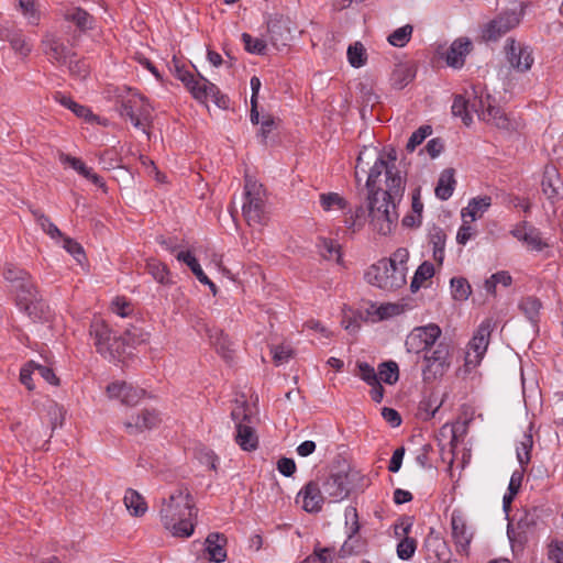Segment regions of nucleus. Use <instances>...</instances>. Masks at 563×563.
I'll return each instance as SVG.
<instances>
[{"mask_svg": "<svg viewBox=\"0 0 563 563\" xmlns=\"http://www.w3.org/2000/svg\"><path fill=\"white\" fill-rule=\"evenodd\" d=\"M434 266L430 262H423L416 271L412 280L410 283V289L412 292H417L422 284L433 277Z\"/></svg>", "mask_w": 563, "mask_h": 563, "instance_id": "obj_39", "label": "nucleus"}, {"mask_svg": "<svg viewBox=\"0 0 563 563\" xmlns=\"http://www.w3.org/2000/svg\"><path fill=\"white\" fill-rule=\"evenodd\" d=\"M174 74L197 101L206 103L208 100H212L217 107L222 109L228 108L229 99L220 92L214 84L203 76L198 75V77H195L185 67L179 66L178 63L174 64Z\"/></svg>", "mask_w": 563, "mask_h": 563, "instance_id": "obj_5", "label": "nucleus"}, {"mask_svg": "<svg viewBox=\"0 0 563 563\" xmlns=\"http://www.w3.org/2000/svg\"><path fill=\"white\" fill-rule=\"evenodd\" d=\"M60 239L63 240V247L69 254H71L78 263H81L82 260L85 258V252H84L82 246L78 242H76L75 240H73L70 238L63 235V238H60Z\"/></svg>", "mask_w": 563, "mask_h": 563, "instance_id": "obj_60", "label": "nucleus"}, {"mask_svg": "<svg viewBox=\"0 0 563 563\" xmlns=\"http://www.w3.org/2000/svg\"><path fill=\"white\" fill-rule=\"evenodd\" d=\"M146 269L152 277L162 285H168L172 283L170 273L167 266L157 260H148L146 263Z\"/></svg>", "mask_w": 563, "mask_h": 563, "instance_id": "obj_38", "label": "nucleus"}, {"mask_svg": "<svg viewBox=\"0 0 563 563\" xmlns=\"http://www.w3.org/2000/svg\"><path fill=\"white\" fill-rule=\"evenodd\" d=\"M332 548L316 547L313 553L307 556L301 563H329L332 561Z\"/></svg>", "mask_w": 563, "mask_h": 563, "instance_id": "obj_56", "label": "nucleus"}, {"mask_svg": "<svg viewBox=\"0 0 563 563\" xmlns=\"http://www.w3.org/2000/svg\"><path fill=\"white\" fill-rule=\"evenodd\" d=\"M525 244L531 247L534 251H541L547 245L541 238L540 231L532 227L528 230L525 239L522 240Z\"/></svg>", "mask_w": 563, "mask_h": 563, "instance_id": "obj_58", "label": "nucleus"}, {"mask_svg": "<svg viewBox=\"0 0 563 563\" xmlns=\"http://www.w3.org/2000/svg\"><path fill=\"white\" fill-rule=\"evenodd\" d=\"M195 511V501L189 490L178 487L167 498L162 499L159 518L174 537L189 538L195 530L191 521L196 516Z\"/></svg>", "mask_w": 563, "mask_h": 563, "instance_id": "obj_2", "label": "nucleus"}, {"mask_svg": "<svg viewBox=\"0 0 563 563\" xmlns=\"http://www.w3.org/2000/svg\"><path fill=\"white\" fill-rule=\"evenodd\" d=\"M267 30L269 41L276 47L285 46L290 37L288 21L283 18H275L268 21Z\"/></svg>", "mask_w": 563, "mask_h": 563, "instance_id": "obj_25", "label": "nucleus"}, {"mask_svg": "<svg viewBox=\"0 0 563 563\" xmlns=\"http://www.w3.org/2000/svg\"><path fill=\"white\" fill-rule=\"evenodd\" d=\"M2 38L11 44L12 49L22 55L27 56L32 51V44L24 38L18 31H4L1 34Z\"/></svg>", "mask_w": 563, "mask_h": 563, "instance_id": "obj_32", "label": "nucleus"}, {"mask_svg": "<svg viewBox=\"0 0 563 563\" xmlns=\"http://www.w3.org/2000/svg\"><path fill=\"white\" fill-rule=\"evenodd\" d=\"M542 190L544 195L551 200L562 198L563 178H543Z\"/></svg>", "mask_w": 563, "mask_h": 563, "instance_id": "obj_45", "label": "nucleus"}, {"mask_svg": "<svg viewBox=\"0 0 563 563\" xmlns=\"http://www.w3.org/2000/svg\"><path fill=\"white\" fill-rule=\"evenodd\" d=\"M424 548L428 551V559H433L435 563H450V549L442 538L433 534V530L427 537Z\"/></svg>", "mask_w": 563, "mask_h": 563, "instance_id": "obj_22", "label": "nucleus"}, {"mask_svg": "<svg viewBox=\"0 0 563 563\" xmlns=\"http://www.w3.org/2000/svg\"><path fill=\"white\" fill-rule=\"evenodd\" d=\"M470 95L472 113H476L479 120L501 130H510L512 128L510 120L495 104V100L490 95H484L483 89L476 86L471 88Z\"/></svg>", "mask_w": 563, "mask_h": 563, "instance_id": "obj_7", "label": "nucleus"}, {"mask_svg": "<svg viewBox=\"0 0 563 563\" xmlns=\"http://www.w3.org/2000/svg\"><path fill=\"white\" fill-rule=\"evenodd\" d=\"M441 328L435 323L415 328L406 339L405 345L408 352L420 354L433 347L441 336Z\"/></svg>", "mask_w": 563, "mask_h": 563, "instance_id": "obj_11", "label": "nucleus"}, {"mask_svg": "<svg viewBox=\"0 0 563 563\" xmlns=\"http://www.w3.org/2000/svg\"><path fill=\"white\" fill-rule=\"evenodd\" d=\"M476 235V230L471 227L466 220H464L463 224L460 227L456 234V242L460 245H465L471 239Z\"/></svg>", "mask_w": 563, "mask_h": 563, "instance_id": "obj_61", "label": "nucleus"}, {"mask_svg": "<svg viewBox=\"0 0 563 563\" xmlns=\"http://www.w3.org/2000/svg\"><path fill=\"white\" fill-rule=\"evenodd\" d=\"M451 530L456 551L466 552L473 539V531L467 526L465 514L461 509H454L451 514Z\"/></svg>", "mask_w": 563, "mask_h": 563, "instance_id": "obj_14", "label": "nucleus"}, {"mask_svg": "<svg viewBox=\"0 0 563 563\" xmlns=\"http://www.w3.org/2000/svg\"><path fill=\"white\" fill-rule=\"evenodd\" d=\"M32 213L35 218L36 223L53 240H59L60 238H63V233L60 232V230L49 220L48 217H46L38 210H34L32 211Z\"/></svg>", "mask_w": 563, "mask_h": 563, "instance_id": "obj_42", "label": "nucleus"}, {"mask_svg": "<svg viewBox=\"0 0 563 563\" xmlns=\"http://www.w3.org/2000/svg\"><path fill=\"white\" fill-rule=\"evenodd\" d=\"M59 162L66 167L70 168L73 172L80 174L82 176H90L88 168L85 163L74 156L67 155L65 153H59L58 155Z\"/></svg>", "mask_w": 563, "mask_h": 563, "instance_id": "obj_47", "label": "nucleus"}, {"mask_svg": "<svg viewBox=\"0 0 563 563\" xmlns=\"http://www.w3.org/2000/svg\"><path fill=\"white\" fill-rule=\"evenodd\" d=\"M320 254L325 260L341 261L340 245L331 239H321L318 244Z\"/></svg>", "mask_w": 563, "mask_h": 563, "instance_id": "obj_46", "label": "nucleus"}, {"mask_svg": "<svg viewBox=\"0 0 563 563\" xmlns=\"http://www.w3.org/2000/svg\"><path fill=\"white\" fill-rule=\"evenodd\" d=\"M407 267L394 266L386 258L371 265L365 272V280L382 290L394 291L406 284Z\"/></svg>", "mask_w": 563, "mask_h": 563, "instance_id": "obj_6", "label": "nucleus"}, {"mask_svg": "<svg viewBox=\"0 0 563 563\" xmlns=\"http://www.w3.org/2000/svg\"><path fill=\"white\" fill-rule=\"evenodd\" d=\"M362 552V543L358 539H352L349 538L345 540V542L342 544V547L339 550V558L346 559L351 555L360 554Z\"/></svg>", "mask_w": 563, "mask_h": 563, "instance_id": "obj_59", "label": "nucleus"}, {"mask_svg": "<svg viewBox=\"0 0 563 563\" xmlns=\"http://www.w3.org/2000/svg\"><path fill=\"white\" fill-rule=\"evenodd\" d=\"M112 311L118 316L125 318L131 314L132 307L130 301H128L125 298L118 297L112 302Z\"/></svg>", "mask_w": 563, "mask_h": 563, "instance_id": "obj_63", "label": "nucleus"}, {"mask_svg": "<svg viewBox=\"0 0 563 563\" xmlns=\"http://www.w3.org/2000/svg\"><path fill=\"white\" fill-rule=\"evenodd\" d=\"M55 100L63 107L69 109L71 112H74L79 118H84L87 121H90L95 118L93 114L91 113V111L87 107L77 103L69 96L58 92L55 95Z\"/></svg>", "mask_w": 563, "mask_h": 563, "instance_id": "obj_34", "label": "nucleus"}, {"mask_svg": "<svg viewBox=\"0 0 563 563\" xmlns=\"http://www.w3.org/2000/svg\"><path fill=\"white\" fill-rule=\"evenodd\" d=\"M345 525L349 526L347 537L350 540L355 538L361 529V525L358 522L357 510L355 507L349 506L344 511Z\"/></svg>", "mask_w": 563, "mask_h": 563, "instance_id": "obj_52", "label": "nucleus"}, {"mask_svg": "<svg viewBox=\"0 0 563 563\" xmlns=\"http://www.w3.org/2000/svg\"><path fill=\"white\" fill-rule=\"evenodd\" d=\"M415 78V70L412 67L399 64L395 67L391 74V85L396 89L405 88L409 82H411Z\"/></svg>", "mask_w": 563, "mask_h": 563, "instance_id": "obj_35", "label": "nucleus"}, {"mask_svg": "<svg viewBox=\"0 0 563 563\" xmlns=\"http://www.w3.org/2000/svg\"><path fill=\"white\" fill-rule=\"evenodd\" d=\"M66 65L68 66L70 75L79 80H84L89 74L88 65L84 60L74 59V56Z\"/></svg>", "mask_w": 563, "mask_h": 563, "instance_id": "obj_57", "label": "nucleus"}, {"mask_svg": "<svg viewBox=\"0 0 563 563\" xmlns=\"http://www.w3.org/2000/svg\"><path fill=\"white\" fill-rule=\"evenodd\" d=\"M494 328L492 319H485L477 328L472 340L468 343V350L465 355V365L475 367L484 357L489 344L490 333Z\"/></svg>", "mask_w": 563, "mask_h": 563, "instance_id": "obj_12", "label": "nucleus"}, {"mask_svg": "<svg viewBox=\"0 0 563 563\" xmlns=\"http://www.w3.org/2000/svg\"><path fill=\"white\" fill-rule=\"evenodd\" d=\"M505 51L507 62L512 69L519 73H526L531 68L534 58L532 49L529 46L509 38L506 42Z\"/></svg>", "mask_w": 563, "mask_h": 563, "instance_id": "obj_13", "label": "nucleus"}, {"mask_svg": "<svg viewBox=\"0 0 563 563\" xmlns=\"http://www.w3.org/2000/svg\"><path fill=\"white\" fill-rule=\"evenodd\" d=\"M64 18L76 24V26L82 31L91 29L93 19L85 10L78 7H70L64 11Z\"/></svg>", "mask_w": 563, "mask_h": 563, "instance_id": "obj_30", "label": "nucleus"}, {"mask_svg": "<svg viewBox=\"0 0 563 563\" xmlns=\"http://www.w3.org/2000/svg\"><path fill=\"white\" fill-rule=\"evenodd\" d=\"M472 48V42L466 37L455 40L446 52V63L454 68H461L464 65L465 56Z\"/></svg>", "mask_w": 563, "mask_h": 563, "instance_id": "obj_23", "label": "nucleus"}, {"mask_svg": "<svg viewBox=\"0 0 563 563\" xmlns=\"http://www.w3.org/2000/svg\"><path fill=\"white\" fill-rule=\"evenodd\" d=\"M541 307V301L533 296L522 298L521 301L519 302V309L532 323L538 322Z\"/></svg>", "mask_w": 563, "mask_h": 563, "instance_id": "obj_40", "label": "nucleus"}, {"mask_svg": "<svg viewBox=\"0 0 563 563\" xmlns=\"http://www.w3.org/2000/svg\"><path fill=\"white\" fill-rule=\"evenodd\" d=\"M412 32L413 27L410 24L398 27L389 34L388 43L395 47H404L410 41Z\"/></svg>", "mask_w": 563, "mask_h": 563, "instance_id": "obj_44", "label": "nucleus"}, {"mask_svg": "<svg viewBox=\"0 0 563 563\" xmlns=\"http://www.w3.org/2000/svg\"><path fill=\"white\" fill-rule=\"evenodd\" d=\"M417 549V541L413 538L405 537L397 544V555L400 560L407 561L410 560Z\"/></svg>", "mask_w": 563, "mask_h": 563, "instance_id": "obj_53", "label": "nucleus"}, {"mask_svg": "<svg viewBox=\"0 0 563 563\" xmlns=\"http://www.w3.org/2000/svg\"><path fill=\"white\" fill-rule=\"evenodd\" d=\"M343 212L345 214L344 223L347 229L355 230V228L363 225L365 210L362 206L356 207L355 210L347 208Z\"/></svg>", "mask_w": 563, "mask_h": 563, "instance_id": "obj_49", "label": "nucleus"}, {"mask_svg": "<svg viewBox=\"0 0 563 563\" xmlns=\"http://www.w3.org/2000/svg\"><path fill=\"white\" fill-rule=\"evenodd\" d=\"M533 446V439L531 433H523L522 439L518 442L516 446L517 460L521 466V468H526V466L530 463L531 455L530 452Z\"/></svg>", "mask_w": 563, "mask_h": 563, "instance_id": "obj_36", "label": "nucleus"}, {"mask_svg": "<svg viewBox=\"0 0 563 563\" xmlns=\"http://www.w3.org/2000/svg\"><path fill=\"white\" fill-rule=\"evenodd\" d=\"M424 366L422 367V379L431 383L442 377L450 368V346L444 342L435 344L422 355Z\"/></svg>", "mask_w": 563, "mask_h": 563, "instance_id": "obj_9", "label": "nucleus"}, {"mask_svg": "<svg viewBox=\"0 0 563 563\" xmlns=\"http://www.w3.org/2000/svg\"><path fill=\"white\" fill-rule=\"evenodd\" d=\"M319 202L323 211H345L349 208V201L338 192H322L319 195Z\"/></svg>", "mask_w": 563, "mask_h": 563, "instance_id": "obj_29", "label": "nucleus"}, {"mask_svg": "<svg viewBox=\"0 0 563 563\" xmlns=\"http://www.w3.org/2000/svg\"><path fill=\"white\" fill-rule=\"evenodd\" d=\"M455 178H439L435 187V196L441 200H448L454 191Z\"/></svg>", "mask_w": 563, "mask_h": 563, "instance_id": "obj_55", "label": "nucleus"}, {"mask_svg": "<svg viewBox=\"0 0 563 563\" xmlns=\"http://www.w3.org/2000/svg\"><path fill=\"white\" fill-rule=\"evenodd\" d=\"M126 509L135 517L143 516L147 510L144 498L134 489L129 488L124 495Z\"/></svg>", "mask_w": 563, "mask_h": 563, "instance_id": "obj_33", "label": "nucleus"}, {"mask_svg": "<svg viewBox=\"0 0 563 563\" xmlns=\"http://www.w3.org/2000/svg\"><path fill=\"white\" fill-rule=\"evenodd\" d=\"M431 133L432 128L430 125L420 126L409 137L406 144L407 152L412 153Z\"/></svg>", "mask_w": 563, "mask_h": 563, "instance_id": "obj_50", "label": "nucleus"}, {"mask_svg": "<svg viewBox=\"0 0 563 563\" xmlns=\"http://www.w3.org/2000/svg\"><path fill=\"white\" fill-rule=\"evenodd\" d=\"M152 110L153 108L147 100L139 93H132L129 98L123 99L120 104V114L129 118L135 128L145 133Z\"/></svg>", "mask_w": 563, "mask_h": 563, "instance_id": "obj_10", "label": "nucleus"}, {"mask_svg": "<svg viewBox=\"0 0 563 563\" xmlns=\"http://www.w3.org/2000/svg\"><path fill=\"white\" fill-rule=\"evenodd\" d=\"M242 42L244 44L245 49L249 53L264 55L266 51V42L258 37H252L247 33H243L241 35Z\"/></svg>", "mask_w": 563, "mask_h": 563, "instance_id": "obj_51", "label": "nucleus"}, {"mask_svg": "<svg viewBox=\"0 0 563 563\" xmlns=\"http://www.w3.org/2000/svg\"><path fill=\"white\" fill-rule=\"evenodd\" d=\"M443 148H444L443 141L439 137H435V139L430 140L427 143V145L424 146V148L421 150L420 153L421 154L427 153L431 158H435L441 154Z\"/></svg>", "mask_w": 563, "mask_h": 563, "instance_id": "obj_64", "label": "nucleus"}, {"mask_svg": "<svg viewBox=\"0 0 563 563\" xmlns=\"http://www.w3.org/2000/svg\"><path fill=\"white\" fill-rule=\"evenodd\" d=\"M235 442L243 451L251 452L257 449L258 437L251 426L240 423L236 426Z\"/></svg>", "mask_w": 563, "mask_h": 563, "instance_id": "obj_26", "label": "nucleus"}, {"mask_svg": "<svg viewBox=\"0 0 563 563\" xmlns=\"http://www.w3.org/2000/svg\"><path fill=\"white\" fill-rule=\"evenodd\" d=\"M347 59L352 67H362L366 62L364 46L358 42L350 45L347 48Z\"/></svg>", "mask_w": 563, "mask_h": 563, "instance_id": "obj_48", "label": "nucleus"}, {"mask_svg": "<svg viewBox=\"0 0 563 563\" xmlns=\"http://www.w3.org/2000/svg\"><path fill=\"white\" fill-rule=\"evenodd\" d=\"M243 216L249 225L262 224L265 218L266 190L257 178H245Z\"/></svg>", "mask_w": 563, "mask_h": 563, "instance_id": "obj_8", "label": "nucleus"}, {"mask_svg": "<svg viewBox=\"0 0 563 563\" xmlns=\"http://www.w3.org/2000/svg\"><path fill=\"white\" fill-rule=\"evenodd\" d=\"M541 519V510L537 507L523 509L517 519V529L520 533L531 531Z\"/></svg>", "mask_w": 563, "mask_h": 563, "instance_id": "obj_31", "label": "nucleus"}, {"mask_svg": "<svg viewBox=\"0 0 563 563\" xmlns=\"http://www.w3.org/2000/svg\"><path fill=\"white\" fill-rule=\"evenodd\" d=\"M42 44L45 55L53 63L66 65L73 57L67 46L53 34H46Z\"/></svg>", "mask_w": 563, "mask_h": 563, "instance_id": "obj_21", "label": "nucleus"}, {"mask_svg": "<svg viewBox=\"0 0 563 563\" xmlns=\"http://www.w3.org/2000/svg\"><path fill=\"white\" fill-rule=\"evenodd\" d=\"M379 383L384 382L388 385H394L399 379V367L394 361L383 362L378 365L377 371Z\"/></svg>", "mask_w": 563, "mask_h": 563, "instance_id": "obj_37", "label": "nucleus"}, {"mask_svg": "<svg viewBox=\"0 0 563 563\" xmlns=\"http://www.w3.org/2000/svg\"><path fill=\"white\" fill-rule=\"evenodd\" d=\"M365 186L371 223L379 234L387 235L399 217L396 208L404 196L405 178H366Z\"/></svg>", "mask_w": 563, "mask_h": 563, "instance_id": "obj_1", "label": "nucleus"}, {"mask_svg": "<svg viewBox=\"0 0 563 563\" xmlns=\"http://www.w3.org/2000/svg\"><path fill=\"white\" fill-rule=\"evenodd\" d=\"M519 16L515 12H505L489 21L483 30L485 41H497L519 24Z\"/></svg>", "mask_w": 563, "mask_h": 563, "instance_id": "obj_17", "label": "nucleus"}, {"mask_svg": "<svg viewBox=\"0 0 563 563\" xmlns=\"http://www.w3.org/2000/svg\"><path fill=\"white\" fill-rule=\"evenodd\" d=\"M450 284L452 288V296L455 300L463 301L471 296L472 288L466 278L453 277Z\"/></svg>", "mask_w": 563, "mask_h": 563, "instance_id": "obj_43", "label": "nucleus"}, {"mask_svg": "<svg viewBox=\"0 0 563 563\" xmlns=\"http://www.w3.org/2000/svg\"><path fill=\"white\" fill-rule=\"evenodd\" d=\"M358 377L365 382L368 386L377 384L379 382L377 372L375 368L366 362H357Z\"/></svg>", "mask_w": 563, "mask_h": 563, "instance_id": "obj_54", "label": "nucleus"}, {"mask_svg": "<svg viewBox=\"0 0 563 563\" xmlns=\"http://www.w3.org/2000/svg\"><path fill=\"white\" fill-rule=\"evenodd\" d=\"M159 422L161 418L157 411L144 409L124 422V427L130 434H137L155 428Z\"/></svg>", "mask_w": 563, "mask_h": 563, "instance_id": "obj_20", "label": "nucleus"}, {"mask_svg": "<svg viewBox=\"0 0 563 563\" xmlns=\"http://www.w3.org/2000/svg\"><path fill=\"white\" fill-rule=\"evenodd\" d=\"M356 170L367 176H401L407 169L397 159L394 147L387 146L383 151L375 147H364L357 157Z\"/></svg>", "mask_w": 563, "mask_h": 563, "instance_id": "obj_4", "label": "nucleus"}, {"mask_svg": "<svg viewBox=\"0 0 563 563\" xmlns=\"http://www.w3.org/2000/svg\"><path fill=\"white\" fill-rule=\"evenodd\" d=\"M451 109L454 117H460L465 125H470L473 122L470 90L465 95H456Z\"/></svg>", "mask_w": 563, "mask_h": 563, "instance_id": "obj_27", "label": "nucleus"}, {"mask_svg": "<svg viewBox=\"0 0 563 563\" xmlns=\"http://www.w3.org/2000/svg\"><path fill=\"white\" fill-rule=\"evenodd\" d=\"M206 552L210 561L221 563L227 559V538L219 532H211L208 534L206 541Z\"/></svg>", "mask_w": 563, "mask_h": 563, "instance_id": "obj_24", "label": "nucleus"}, {"mask_svg": "<svg viewBox=\"0 0 563 563\" xmlns=\"http://www.w3.org/2000/svg\"><path fill=\"white\" fill-rule=\"evenodd\" d=\"M302 499V508L307 512L317 514L321 511L324 496L319 484L314 481L308 482L298 493L297 499Z\"/></svg>", "mask_w": 563, "mask_h": 563, "instance_id": "obj_18", "label": "nucleus"}, {"mask_svg": "<svg viewBox=\"0 0 563 563\" xmlns=\"http://www.w3.org/2000/svg\"><path fill=\"white\" fill-rule=\"evenodd\" d=\"M324 494L332 499V501H341L350 495L351 482L349 472L340 470L331 472L322 484Z\"/></svg>", "mask_w": 563, "mask_h": 563, "instance_id": "obj_15", "label": "nucleus"}, {"mask_svg": "<svg viewBox=\"0 0 563 563\" xmlns=\"http://www.w3.org/2000/svg\"><path fill=\"white\" fill-rule=\"evenodd\" d=\"M4 279L14 292L16 306L33 321H48L51 310L42 300L31 275L12 264H8L3 272Z\"/></svg>", "mask_w": 563, "mask_h": 563, "instance_id": "obj_3", "label": "nucleus"}, {"mask_svg": "<svg viewBox=\"0 0 563 563\" xmlns=\"http://www.w3.org/2000/svg\"><path fill=\"white\" fill-rule=\"evenodd\" d=\"M144 390L133 387L124 382H115L107 386V394L110 398L120 399L128 406L136 405L144 396Z\"/></svg>", "mask_w": 563, "mask_h": 563, "instance_id": "obj_19", "label": "nucleus"}, {"mask_svg": "<svg viewBox=\"0 0 563 563\" xmlns=\"http://www.w3.org/2000/svg\"><path fill=\"white\" fill-rule=\"evenodd\" d=\"M211 343L214 346L218 354L224 360L230 361L232 358V343L227 334L222 331L217 332L214 335H210Z\"/></svg>", "mask_w": 563, "mask_h": 563, "instance_id": "obj_41", "label": "nucleus"}, {"mask_svg": "<svg viewBox=\"0 0 563 563\" xmlns=\"http://www.w3.org/2000/svg\"><path fill=\"white\" fill-rule=\"evenodd\" d=\"M548 558L552 563H563V542L552 541L549 544Z\"/></svg>", "mask_w": 563, "mask_h": 563, "instance_id": "obj_62", "label": "nucleus"}, {"mask_svg": "<svg viewBox=\"0 0 563 563\" xmlns=\"http://www.w3.org/2000/svg\"><path fill=\"white\" fill-rule=\"evenodd\" d=\"M492 206V198L489 196H478L472 198L468 201L466 208L462 210V217L465 219L466 217L471 218V221H475L483 217V214L488 210Z\"/></svg>", "mask_w": 563, "mask_h": 563, "instance_id": "obj_28", "label": "nucleus"}, {"mask_svg": "<svg viewBox=\"0 0 563 563\" xmlns=\"http://www.w3.org/2000/svg\"><path fill=\"white\" fill-rule=\"evenodd\" d=\"M90 335L99 354L106 358L115 357L113 345L118 344V341L112 336L111 330L103 321L96 320L91 323Z\"/></svg>", "mask_w": 563, "mask_h": 563, "instance_id": "obj_16", "label": "nucleus"}]
</instances>
